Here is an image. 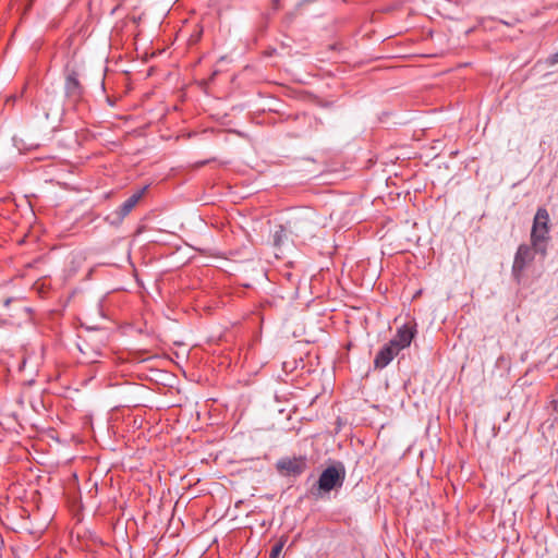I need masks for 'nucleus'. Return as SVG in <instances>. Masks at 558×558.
Masks as SVG:
<instances>
[{"mask_svg":"<svg viewBox=\"0 0 558 558\" xmlns=\"http://www.w3.org/2000/svg\"><path fill=\"white\" fill-rule=\"evenodd\" d=\"M549 214L545 208H538L532 225L530 241L538 251V255L544 259L547 255V248L550 241Z\"/></svg>","mask_w":558,"mask_h":558,"instance_id":"f257e3e1","label":"nucleus"},{"mask_svg":"<svg viewBox=\"0 0 558 558\" xmlns=\"http://www.w3.org/2000/svg\"><path fill=\"white\" fill-rule=\"evenodd\" d=\"M538 251L533 244H520L513 258L512 276L517 282H520L525 269L532 265Z\"/></svg>","mask_w":558,"mask_h":558,"instance_id":"f03ea898","label":"nucleus"},{"mask_svg":"<svg viewBox=\"0 0 558 558\" xmlns=\"http://www.w3.org/2000/svg\"><path fill=\"white\" fill-rule=\"evenodd\" d=\"M345 478V469L342 463H337L326 468L319 475L318 489L329 493L332 489L340 488Z\"/></svg>","mask_w":558,"mask_h":558,"instance_id":"7ed1b4c3","label":"nucleus"},{"mask_svg":"<svg viewBox=\"0 0 558 558\" xmlns=\"http://www.w3.org/2000/svg\"><path fill=\"white\" fill-rule=\"evenodd\" d=\"M277 470L283 475H300L306 469V459L304 457L282 458L278 460Z\"/></svg>","mask_w":558,"mask_h":558,"instance_id":"20e7f679","label":"nucleus"},{"mask_svg":"<svg viewBox=\"0 0 558 558\" xmlns=\"http://www.w3.org/2000/svg\"><path fill=\"white\" fill-rule=\"evenodd\" d=\"M147 186H144L142 190L132 194L126 201H124L121 206H119L113 213V219L116 222L122 221L138 204V202L144 196Z\"/></svg>","mask_w":558,"mask_h":558,"instance_id":"39448f33","label":"nucleus"},{"mask_svg":"<svg viewBox=\"0 0 558 558\" xmlns=\"http://www.w3.org/2000/svg\"><path fill=\"white\" fill-rule=\"evenodd\" d=\"M415 332L414 326L405 324L398 329L396 336L389 342L400 352L411 344Z\"/></svg>","mask_w":558,"mask_h":558,"instance_id":"423d86ee","label":"nucleus"},{"mask_svg":"<svg viewBox=\"0 0 558 558\" xmlns=\"http://www.w3.org/2000/svg\"><path fill=\"white\" fill-rule=\"evenodd\" d=\"M399 351L388 342L384 345L379 352L376 354L374 359L375 368H385L396 355H398Z\"/></svg>","mask_w":558,"mask_h":558,"instance_id":"0eeeda50","label":"nucleus"},{"mask_svg":"<svg viewBox=\"0 0 558 558\" xmlns=\"http://www.w3.org/2000/svg\"><path fill=\"white\" fill-rule=\"evenodd\" d=\"M65 94L73 101H77L82 97L83 88L74 72L69 73L65 78Z\"/></svg>","mask_w":558,"mask_h":558,"instance_id":"6e6552de","label":"nucleus"},{"mask_svg":"<svg viewBox=\"0 0 558 558\" xmlns=\"http://www.w3.org/2000/svg\"><path fill=\"white\" fill-rule=\"evenodd\" d=\"M284 544H286V538L284 537L280 538V541L272 547L269 558H279Z\"/></svg>","mask_w":558,"mask_h":558,"instance_id":"1a4fd4ad","label":"nucleus"},{"mask_svg":"<svg viewBox=\"0 0 558 558\" xmlns=\"http://www.w3.org/2000/svg\"><path fill=\"white\" fill-rule=\"evenodd\" d=\"M284 232V229L282 226H280V230L276 232L275 234V243L276 245H279L280 244V241H281V234Z\"/></svg>","mask_w":558,"mask_h":558,"instance_id":"9d476101","label":"nucleus"}]
</instances>
